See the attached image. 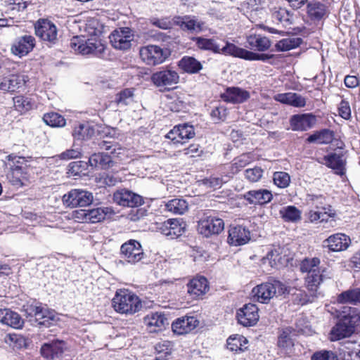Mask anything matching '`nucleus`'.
<instances>
[{
	"label": "nucleus",
	"mask_w": 360,
	"mask_h": 360,
	"mask_svg": "<svg viewBox=\"0 0 360 360\" xmlns=\"http://www.w3.org/2000/svg\"><path fill=\"white\" fill-rule=\"evenodd\" d=\"M338 321L329 333L330 341H337L351 337L360 326V310L351 307H343L338 315Z\"/></svg>",
	"instance_id": "nucleus-1"
},
{
	"label": "nucleus",
	"mask_w": 360,
	"mask_h": 360,
	"mask_svg": "<svg viewBox=\"0 0 360 360\" xmlns=\"http://www.w3.org/2000/svg\"><path fill=\"white\" fill-rule=\"evenodd\" d=\"M114 309L122 314H134L142 308L139 297L132 292L125 290H118L112 300Z\"/></svg>",
	"instance_id": "nucleus-2"
},
{
	"label": "nucleus",
	"mask_w": 360,
	"mask_h": 360,
	"mask_svg": "<svg viewBox=\"0 0 360 360\" xmlns=\"http://www.w3.org/2000/svg\"><path fill=\"white\" fill-rule=\"evenodd\" d=\"M286 287L278 281L263 283L255 287L252 290L254 298L261 303H268L276 295L285 293Z\"/></svg>",
	"instance_id": "nucleus-3"
},
{
	"label": "nucleus",
	"mask_w": 360,
	"mask_h": 360,
	"mask_svg": "<svg viewBox=\"0 0 360 360\" xmlns=\"http://www.w3.org/2000/svg\"><path fill=\"white\" fill-rule=\"evenodd\" d=\"M139 55L141 60L150 66H156L163 63L169 56L167 49L157 45H147L140 48Z\"/></svg>",
	"instance_id": "nucleus-4"
},
{
	"label": "nucleus",
	"mask_w": 360,
	"mask_h": 360,
	"mask_svg": "<svg viewBox=\"0 0 360 360\" xmlns=\"http://www.w3.org/2000/svg\"><path fill=\"white\" fill-rule=\"evenodd\" d=\"M111 45L116 49L127 50L131 46L134 39L132 31L129 27H120L115 30L109 36Z\"/></svg>",
	"instance_id": "nucleus-5"
},
{
	"label": "nucleus",
	"mask_w": 360,
	"mask_h": 360,
	"mask_svg": "<svg viewBox=\"0 0 360 360\" xmlns=\"http://www.w3.org/2000/svg\"><path fill=\"white\" fill-rule=\"evenodd\" d=\"M195 130L193 125L187 123L180 124L173 127L165 137L174 144H184L195 136Z\"/></svg>",
	"instance_id": "nucleus-6"
},
{
	"label": "nucleus",
	"mask_w": 360,
	"mask_h": 360,
	"mask_svg": "<svg viewBox=\"0 0 360 360\" xmlns=\"http://www.w3.org/2000/svg\"><path fill=\"white\" fill-rule=\"evenodd\" d=\"M122 257L127 262L136 264L140 262L144 255L140 243L135 240H129L120 248Z\"/></svg>",
	"instance_id": "nucleus-7"
},
{
	"label": "nucleus",
	"mask_w": 360,
	"mask_h": 360,
	"mask_svg": "<svg viewBox=\"0 0 360 360\" xmlns=\"http://www.w3.org/2000/svg\"><path fill=\"white\" fill-rule=\"evenodd\" d=\"M28 316H34L39 324L49 326L50 321H54L58 319L57 314L54 310L49 309L41 304L39 305L31 304L25 309Z\"/></svg>",
	"instance_id": "nucleus-8"
},
{
	"label": "nucleus",
	"mask_w": 360,
	"mask_h": 360,
	"mask_svg": "<svg viewBox=\"0 0 360 360\" xmlns=\"http://www.w3.org/2000/svg\"><path fill=\"white\" fill-rule=\"evenodd\" d=\"M105 27L99 20L91 18V54L101 56L105 49V46L101 37L104 32Z\"/></svg>",
	"instance_id": "nucleus-9"
},
{
	"label": "nucleus",
	"mask_w": 360,
	"mask_h": 360,
	"mask_svg": "<svg viewBox=\"0 0 360 360\" xmlns=\"http://www.w3.org/2000/svg\"><path fill=\"white\" fill-rule=\"evenodd\" d=\"M35 34L43 41L55 43L57 40L58 30L56 26L50 20H39L35 25Z\"/></svg>",
	"instance_id": "nucleus-10"
},
{
	"label": "nucleus",
	"mask_w": 360,
	"mask_h": 360,
	"mask_svg": "<svg viewBox=\"0 0 360 360\" xmlns=\"http://www.w3.org/2000/svg\"><path fill=\"white\" fill-rule=\"evenodd\" d=\"M113 200L119 205L130 207H138L143 203L142 196L127 189L117 191L113 194Z\"/></svg>",
	"instance_id": "nucleus-11"
},
{
	"label": "nucleus",
	"mask_w": 360,
	"mask_h": 360,
	"mask_svg": "<svg viewBox=\"0 0 360 360\" xmlns=\"http://www.w3.org/2000/svg\"><path fill=\"white\" fill-rule=\"evenodd\" d=\"M259 309L254 304H245L237 311V319L240 324L243 326H252L259 321Z\"/></svg>",
	"instance_id": "nucleus-12"
},
{
	"label": "nucleus",
	"mask_w": 360,
	"mask_h": 360,
	"mask_svg": "<svg viewBox=\"0 0 360 360\" xmlns=\"http://www.w3.org/2000/svg\"><path fill=\"white\" fill-rule=\"evenodd\" d=\"M224 229V221L215 217H207L201 219L198 223L199 232L206 237L219 234Z\"/></svg>",
	"instance_id": "nucleus-13"
},
{
	"label": "nucleus",
	"mask_w": 360,
	"mask_h": 360,
	"mask_svg": "<svg viewBox=\"0 0 360 360\" xmlns=\"http://www.w3.org/2000/svg\"><path fill=\"white\" fill-rule=\"evenodd\" d=\"M157 229L162 234L174 238L182 235L185 230V224L179 219H170L164 222L158 223Z\"/></svg>",
	"instance_id": "nucleus-14"
},
{
	"label": "nucleus",
	"mask_w": 360,
	"mask_h": 360,
	"mask_svg": "<svg viewBox=\"0 0 360 360\" xmlns=\"http://www.w3.org/2000/svg\"><path fill=\"white\" fill-rule=\"evenodd\" d=\"M316 116L312 113L297 114L290 119V124L293 131H307L316 124Z\"/></svg>",
	"instance_id": "nucleus-15"
},
{
	"label": "nucleus",
	"mask_w": 360,
	"mask_h": 360,
	"mask_svg": "<svg viewBox=\"0 0 360 360\" xmlns=\"http://www.w3.org/2000/svg\"><path fill=\"white\" fill-rule=\"evenodd\" d=\"M350 245V238L342 233L333 234L323 242V246L328 248L332 252L345 251Z\"/></svg>",
	"instance_id": "nucleus-16"
},
{
	"label": "nucleus",
	"mask_w": 360,
	"mask_h": 360,
	"mask_svg": "<svg viewBox=\"0 0 360 360\" xmlns=\"http://www.w3.org/2000/svg\"><path fill=\"white\" fill-rule=\"evenodd\" d=\"M322 163L333 169L337 175L343 176L346 173L347 160L342 153H332L325 155Z\"/></svg>",
	"instance_id": "nucleus-17"
},
{
	"label": "nucleus",
	"mask_w": 360,
	"mask_h": 360,
	"mask_svg": "<svg viewBox=\"0 0 360 360\" xmlns=\"http://www.w3.org/2000/svg\"><path fill=\"white\" fill-rule=\"evenodd\" d=\"M35 46V39L31 35L18 37L11 46V52L20 58L27 55Z\"/></svg>",
	"instance_id": "nucleus-18"
},
{
	"label": "nucleus",
	"mask_w": 360,
	"mask_h": 360,
	"mask_svg": "<svg viewBox=\"0 0 360 360\" xmlns=\"http://www.w3.org/2000/svg\"><path fill=\"white\" fill-rule=\"evenodd\" d=\"M68 345L63 340H54L49 342L44 343L41 347V355L48 359H53L60 358L67 350Z\"/></svg>",
	"instance_id": "nucleus-19"
},
{
	"label": "nucleus",
	"mask_w": 360,
	"mask_h": 360,
	"mask_svg": "<svg viewBox=\"0 0 360 360\" xmlns=\"http://www.w3.org/2000/svg\"><path fill=\"white\" fill-rule=\"evenodd\" d=\"M178 73L170 69H165L153 73L151 76L152 82L158 87L172 86L178 83Z\"/></svg>",
	"instance_id": "nucleus-20"
},
{
	"label": "nucleus",
	"mask_w": 360,
	"mask_h": 360,
	"mask_svg": "<svg viewBox=\"0 0 360 360\" xmlns=\"http://www.w3.org/2000/svg\"><path fill=\"white\" fill-rule=\"evenodd\" d=\"M143 323L150 333H157L169 325L168 320L162 312H151L143 318Z\"/></svg>",
	"instance_id": "nucleus-21"
},
{
	"label": "nucleus",
	"mask_w": 360,
	"mask_h": 360,
	"mask_svg": "<svg viewBox=\"0 0 360 360\" xmlns=\"http://www.w3.org/2000/svg\"><path fill=\"white\" fill-rule=\"evenodd\" d=\"M250 97V92L237 86L228 87L221 94L222 100L226 103L238 104L247 101Z\"/></svg>",
	"instance_id": "nucleus-22"
},
{
	"label": "nucleus",
	"mask_w": 360,
	"mask_h": 360,
	"mask_svg": "<svg viewBox=\"0 0 360 360\" xmlns=\"http://www.w3.org/2000/svg\"><path fill=\"white\" fill-rule=\"evenodd\" d=\"M89 200V193L79 189H72L63 197V202L68 207H83Z\"/></svg>",
	"instance_id": "nucleus-23"
},
{
	"label": "nucleus",
	"mask_w": 360,
	"mask_h": 360,
	"mask_svg": "<svg viewBox=\"0 0 360 360\" xmlns=\"http://www.w3.org/2000/svg\"><path fill=\"white\" fill-rule=\"evenodd\" d=\"M208 290V281L204 276H196L187 284V292L193 299L202 297Z\"/></svg>",
	"instance_id": "nucleus-24"
},
{
	"label": "nucleus",
	"mask_w": 360,
	"mask_h": 360,
	"mask_svg": "<svg viewBox=\"0 0 360 360\" xmlns=\"http://www.w3.org/2000/svg\"><path fill=\"white\" fill-rule=\"evenodd\" d=\"M198 321L193 316H184L177 319L172 325V330L177 335H184L194 330Z\"/></svg>",
	"instance_id": "nucleus-25"
},
{
	"label": "nucleus",
	"mask_w": 360,
	"mask_h": 360,
	"mask_svg": "<svg viewBox=\"0 0 360 360\" xmlns=\"http://www.w3.org/2000/svg\"><path fill=\"white\" fill-rule=\"evenodd\" d=\"M250 239V231L241 226L231 227L229 231L228 243L231 245H243Z\"/></svg>",
	"instance_id": "nucleus-26"
},
{
	"label": "nucleus",
	"mask_w": 360,
	"mask_h": 360,
	"mask_svg": "<svg viewBox=\"0 0 360 360\" xmlns=\"http://www.w3.org/2000/svg\"><path fill=\"white\" fill-rule=\"evenodd\" d=\"M26 83L25 76L23 75H11L4 77L0 82V90L8 92H14L22 89Z\"/></svg>",
	"instance_id": "nucleus-27"
},
{
	"label": "nucleus",
	"mask_w": 360,
	"mask_h": 360,
	"mask_svg": "<svg viewBox=\"0 0 360 360\" xmlns=\"http://www.w3.org/2000/svg\"><path fill=\"white\" fill-rule=\"evenodd\" d=\"M244 198L250 204L264 205L272 200L273 195L267 189L252 190L244 194Z\"/></svg>",
	"instance_id": "nucleus-28"
},
{
	"label": "nucleus",
	"mask_w": 360,
	"mask_h": 360,
	"mask_svg": "<svg viewBox=\"0 0 360 360\" xmlns=\"http://www.w3.org/2000/svg\"><path fill=\"white\" fill-rule=\"evenodd\" d=\"M246 42L248 48L259 52L269 50L271 46V41L268 37L256 34L247 36Z\"/></svg>",
	"instance_id": "nucleus-29"
},
{
	"label": "nucleus",
	"mask_w": 360,
	"mask_h": 360,
	"mask_svg": "<svg viewBox=\"0 0 360 360\" xmlns=\"http://www.w3.org/2000/svg\"><path fill=\"white\" fill-rule=\"evenodd\" d=\"M8 181L13 186L21 187L28 181L26 167L18 166L11 167L6 175Z\"/></svg>",
	"instance_id": "nucleus-30"
},
{
	"label": "nucleus",
	"mask_w": 360,
	"mask_h": 360,
	"mask_svg": "<svg viewBox=\"0 0 360 360\" xmlns=\"http://www.w3.org/2000/svg\"><path fill=\"white\" fill-rule=\"evenodd\" d=\"M0 322L16 329L21 328L24 323L23 319L17 312L8 309H0Z\"/></svg>",
	"instance_id": "nucleus-31"
},
{
	"label": "nucleus",
	"mask_w": 360,
	"mask_h": 360,
	"mask_svg": "<svg viewBox=\"0 0 360 360\" xmlns=\"http://www.w3.org/2000/svg\"><path fill=\"white\" fill-rule=\"evenodd\" d=\"M175 25H179L184 30H188L191 32H199L202 31L203 23L196 19L195 17L184 16L175 17Z\"/></svg>",
	"instance_id": "nucleus-32"
},
{
	"label": "nucleus",
	"mask_w": 360,
	"mask_h": 360,
	"mask_svg": "<svg viewBox=\"0 0 360 360\" xmlns=\"http://www.w3.org/2000/svg\"><path fill=\"white\" fill-rule=\"evenodd\" d=\"M274 99L281 103L290 105L296 108H302L306 105V100L304 97L292 92L278 94L274 96Z\"/></svg>",
	"instance_id": "nucleus-33"
},
{
	"label": "nucleus",
	"mask_w": 360,
	"mask_h": 360,
	"mask_svg": "<svg viewBox=\"0 0 360 360\" xmlns=\"http://www.w3.org/2000/svg\"><path fill=\"white\" fill-rule=\"evenodd\" d=\"M325 272H326L325 269H320L316 271H312L311 274H307L305 280L307 287L309 290L316 291L321 282L324 279L330 278L329 276L324 274Z\"/></svg>",
	"instance_id": "nucleus-34"
},
{
	"label": "nucleus",
	"mask_w": 360,
	"mask_h": 360,
	"mask_svg": "<svg viewBox=\"0 0 360 360\" xmlns=\"http://www.w3.org/2000/svg\"><path fill=\"white\" fill-rule=\"evenodd\" d=\"M219 51L218 53L225 56H231L244 60H246L248 52V50L238 47L228 41L225 42V45L223 47L219 46Z\"/></svg>",
	"instance_id": "nucleus-35"
},
{
	"label": "nucleus",
	"mask_w": 360,
	"mask_h": 360,
	"mask_svg": "<svg viewBox=\"0 0 360 360\" xmlns=\"http://www.w3.org/2000/svg\"><path fill=\"white\" fill-rule=\"evenodd\" d=\"M89 41L84 36H76L71 39L70 47L77 53L88 55L90 53Z\"/></svg>",
	"instance_id": "nucleus-36"
},
{
	"label": "nucleus",
	"mask_w": 360,
	"mask_h": 360,
	"mask_svg": "<svg viewBox=\"0 0 360 360\" xmlns=\"http://www.w3.org/2000/svg\"><path fill=\"white\" fill-rule=\"evenodd\" d=\"M326 13V6L319 1H312L307 5V13L312 20H321Z\"/></svg>",
	"instance_id": "nucleus-37"
},
{
	"label": "nucleus",
	"mask_w": 360,
	"mask_h": 360,
	"mask_svg": "<svg viewBox=\"0 0 360 360\" xmlns=\"http://www.w3.org/2000/svg\"><path fill=\"white\" fill-rule=\"evenodd\" d=\"M339 303L360 304V288H349L340 293L337 298Z\"/></svg>",
	"instance_id": "nucleus-38"
},
{
	"label": "nucleus",
	"mask_w": 360,
	"mask_h": 360,
	"mask_svg": "<svg viewBox=\"0 0 360 360\" xmlns=\"http://www.w3.org/2000/svg\"><path fill=\"white\" fill-rule=\"evenodd\" d=\"M165 210L174 214H183L188 208V202L180 198L170 200L165 203Z\"/></svg>",
	"instance_id": "nucleus-39"
},
{
	"label": "nucleus",
	"mask_w": 360,
	"mask_h": 360,
	"mask_svg": "<svg viewBox=\"0 0 360 360\" xmlns=\"http://www.w3.org/2000/svg\"><path fill=\"white\" fill-rule=\"evenodd\" d=\"M179 67L188 73H197L202 68V64L195 58L185 56L181 58L179 63Z\"/></svg>",
	"instance_id": "nucleus-40"
},
{
	"label": "nucleus",
	"mask_w": 360,
	"mask_h": 360,
	"mask_svg": "<svg viewBox=\"0 0 360 360\" xmlns=\"http://www.w3.org/2000/svg\"><path fill=\"white\" fill-rule=\"evenodd\" d=\"M13 101L14 109L21 114L30 110L34 105V103L30 98L22 95L13 97Z\"/></svg>",
	"instance_id": "nucleus-41"
},
{
	"label": "nucleus",
	"mask_w": 360,
	"mask_h": 360,
	"mask_svg": "<svg viewBox=\"0 0 360 360\" xmlns=\"http://www.w3.org/2000/svg\"><path fill=\"white\" fill-rule=\"evenodd\" d=\"M333 139V132L329 129H323L310 135L307 138V141L319 144H328L330 143Z\"/></svg>",
	"instance_id": "nucleus-42"
},
{
	"label": "nucleus",
	"mask_w": 360,
	"mask_h": 360,
	"mask_svg": "<svg viewBox=\"0 0 360 360\" xmlns=\"http://www.w3.org/2000/svg\"><path fill=\"white\" fill-rule=\"evenodd\" d=\"M292 332L291 328H286L282 330L278 336V346L285 352L290 351L294 345L291 336Z\"/></svg>",
	"instance_id": "nucleus-43"
},
{
	"label": "nucleus",
	"mask_w": 360,
	"mask_h": 360,
	"mask_svg": "<svg viewBox=\"0 0 360 360\" xmlns=\"http://www.w3.org/2000/svg\"><path fill=\"white\" fill-rule=\"evenodd\" d=\"M302 39L299 37L285 38L278 41L276 45V49L278 51H287L300 46Z\"/></svg>",
	"instance_id": "nucleus-44"
},
{
	"label": "nucleus",
	"mask_w": 360,
	"mask_h": 360,
	"mask_svg": "<svg viewBox=\"0 0 360 360\" xmlns=\"http://www.w3.org/2000/svg\"><path fill=\"white\" fill-rule=\"evenodd\" d=\"M193 40L195 41L197 46L200 49L211 51L215 53H218L220 51V46L212 39L195 37Z\"/></svg>",
	"instance_id": "nucleus-45"
},
{
	"label": "nucleus",
	"mask_w": 360,
	"mask_h": 360,
	"mask_svg": "<svg viewBox=\"0 0 360 360\" xmlns=\"http://www.w3.org/2000/svg\"><path fill=\"white\" fill-rule=\"evenodd\" d=\"M44 122L52 127H62L66 124L65 118L57 112H48L43 116Z\"/></svg>",
	"instance_id": "nucleus-46"
},
{
	"label": "nucleus",
	"mask_w": 360,
	"mask_h": 360,
	"mask_svg": "<svg viewBox=\"0 0 360 360\" xmlns=\"http://www.w3.org/2000/svg\"><path fill=\"white\" fill-rule=\"evenodd\" d=\"M272 17L274 20L283 24L285 26L290 25L293 22V14L283 8L275 11Z\"/></svg>",
	"instance_id": "nucleus-47"
},
{
	"label": "nucleus",
	"mask_w": 360,
	"mask_h": 360,
	"mask_svg": "<svg viewBox=\"0 0 360 360\" xmlns=\"http://www.w3.org/2000/svg\"><path fill=\"white\" fill-rule=\"evenodd\" d=\"M281 217L286 221L296 222L301 219V212L295 206H287L280 210Z\"/></svg>",
	"instance_id": "nucleus-48"
},
{
	"label": "nucleus",
	"mask_w": 360,
	"mask_h": 360,
	"mask_svg": "<svg viewBox=\"0 0 360 360\" xmlns=\"http://www.w3.org/2000/svg\"><path fill=\"white\" fill-rule=\"evenodd\" d=\"M247 340L242 335L231 336L227 340V348L231 351H243L246 348Z\"/></svg>",
	"instance_id": "nucleus-49"
},
{
	"label": "nucleus",
	"mask_w": 360,
	"mask_h": 360,
	"mask_svg": "<svg viewBox=\"0 0 360 360\" xmlns=\"http://www.w3.org/2000/svg\"><path fill=\"white\" fill-rule=\"evenodd\" d=\"M68 172L72 176H84L88 174L89 165L84 161H75L69 165Z\"/></svg>",
	"instance_id": "nucleus-50"
},
{
	"label": "nucleus",
	"mask_w": 360,
	"mask_h": 360,
	"mask_svg": "<svg viewBox=\"0 0 360 360\" xmlns=\"http://www.w3.org/2000/svg\"><path fill=\"white\" fill-rule=\"evenodd\" d=\"M90 202L88 201V204L84 205V208H79L73 211L71 214V217L76 222L84 223L89 222L90 220Z\"/></svg>",
	"instance_id": "nucleus-51"
},
{
	"label": "nucleus",
	"mask_w": 360,
	"mask_h": 360,
	"mask_svg": "<svg viewBox=\"0 0 360 360\" xmlns=\"http://www.w3.org/2000/svg\"><path fill=\"white\" fill-rule=\"evenodd\" d=\"M250 162V159L248 155L243 154L238 158L234 159L233 162L229 166L231 176L238 173L242 168L247 166Z\"/></svg>",
	"instance_id": "nucleus-52"
},
{
	"label": "nucleus",
	"mask_w": 360,
	"mask_h": 360,
	"mask_svg": "<svg viewBox=\"0 0 360 360\" xmlns=\"http://www.w3.org/2000/svg\"><path fill=\"white\" fill-rule=\"evenodd\" d=\"M285 252V248L282 247H276L271 250L266 255V258L270 261L271 266H276L278 264H282L283 260H288V259H285L284 256L282 255Z\"/></svg>",
	"instance_id": "nucleus-53"
},
{
	"label": "nucleus",
	"mask_w": 360,
	"mask_h": 360,
	"mask_svg": "<svg viewBox=\"0 0 360 360\" xmlns=\"http://www.w3.org/2000/svg\"><path fill=\"white\" fill-rule=\"evenodd\" d=\"M134 95V89H124L116 95L115 102L118 105H127L133 102Z\"/></svg>",
	"instance_id": "nucleus-54"
},
{
	"label": "nucleus",
	"mask_w": 360,
	"mask_h": 360,
	"mask_svg": "<svg viewBox=\"0 0 360 360\" xmlns=\"http://www.w3.org/2000/svg\"><path fill=\"white\" fill-rule=\"evenodd\" d=\"M90 125L89 123H79L76 126L72 132V136L77 141L88 140L89 138Z\"/></svg>",
	"instance_id": "nucleus-55"
},
{
	"label": "nucleus",
	"mask_w": 360,
	"mask_h": 360,
	"mask_svg": "<svg viewBox=\"0 0 360 360\" xmlns=\"http://www.w3.org/2000/svg\"><path fill=\"white\" fill-rule=\"evenodd\" d=\"M95 162L96 166H100L102 168H108L111 166L112 158L105 153H94L91 155V162ZM93 163L91 162V166Z\"/></svg>",
	"instance_id": "nucleus-56"
},
{
	"label": "nucleus",
	"mask_w": 360,
	"mask_h": 360,
	"mask_svg": "<svg viewBox=\"0 0 360 360\" xmlns=\"http://www.w3.org/2000/svg\"><path fill=\"white\" fill-rule=\"evenodd\" d=\"M306 200L310 208L318 210H321L326 203V198L321 195L309 194Z\"/></svg>",
	"instance_id": "nucleus-57"
},
{
	"label": "nucleus",
	"mask_w": 360,
	"mask_h": 360,
	"mask_svg": "<svg viewBox=\"0 0 360 360\" xmlns=\"http://www.w3.org/2000/svg\"><path fill=\"white\" fill-rule=\"evenodd\" d=\"M320 259L317 257L304 259L300 264V270L302 272H307V274H311L312 271H316L320 270L319 267Z\"/></svg>",
	"instance_id": "nucleus-58"
},
{
	"label": "nucleus",
	"mask_w": 360,
	"mask_h": 360,
	"mask_svg": "<svg viewBox=\"0 0 360 360\" xmlns=\"http://www.w3.org/2000/svg\"><path fill=\"white\" fill-rule=\"evenodd\" d=\"M274 183L281 188H287L290 183V175L285 172H276L273 175Z\"/></svg>",
	"instance_id": "nucleus-59"
},
{
	"label": "nucleus",
	"mask_w": 360,
	"mask_h": 360,
	"mask_svg": "<svg viewBox=\"0 0 360 360\" xmlns=\"http://www.w3.org/2000/svg\"><path fill=\"white\" fill-rule=\"evenodd\" d=\"M155 350L165 356L170 355L174 350V344L169 340H161L155 345Z\"/></svg>",
	"instance_id": "nucleus-60"
},
{
	"label": "nucleus",
	"mask_w": 360,
	"mask_h": 360,
	"mask_svg": "<svg viewBox=\"0 0 360 360\" xmlns=\"http://www.w3.org/2000/svg\"><path fill=\"white\" fill-rule=\"evenodd\" d=\"M150 22L151 25L162 30H169L171 29L174 25V18L171 20L169 17L165 18H153L150 19Z\"/></svg>",
	"instance_id": "nucleus-61"
},
{
	"label": "nucleus",
	"mask_w": 360,
	"mask_h": 360,
	"mask_svg": "<svg viewBox=\"0 0 360 360\" xmlns=\"http://www.w3.org/2000/svg\"><path fill=\"white\" fill-rule=\"evenodd\" d=\"M263 173L264 171L261 167H255L254 168L247 169L245 171V177L250 182L255 183L261 179Z\"/></svg>",
	"instance_id": "nucleus-62"
},
{
	"label": "nucleus",
	"mask_w": 360,
	"mask_h": 360,
	"mask_svg": "<svg viewBox=\"0 0 360 360\" xmlns=\"http://www.w3.org/2000/svg\"><path fill=\"white\" fill-rule=\"evenodd\" d=\"M307 220L311 223H315L318 221L320 222H327L328 219L323 217V214L321 210H314L310 208V210L306 213Z\"/></svg>",
	"instance_id": "nucleus-63"
},
{
	"label": "nucleus",
	"mask_w": 360,
	"mask_h": 360,
	"mask_svg": "<svg viewBox=\"0 0 360 360\" xmlns=\"http://www.w3.org/2000/svg\"><path fill=\"white\" fill-rule=\"evenodd\" d=\"M311 360H338L335 354L330 351H322L315 353Z\"/></svg>",
	"instance_id": "nucleus-64"
}]
</instances>
